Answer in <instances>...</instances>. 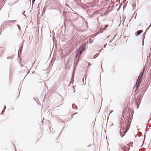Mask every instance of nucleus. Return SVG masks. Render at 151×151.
Wrapping results in <instances>:
<instances>
[{"label":"nucleus","mask_w":151,"mask_h":151,"mask_svg":"<svg viewBox=\"0 0 151 151\" xmlns=\"http://www.w3.org/2000/svg\"><path fill=\"white\" fill-rule=\"evenodd\" d=\"M121 122L120 127V134L121 137H123L126 132L128 131L129 127L128 123L125 122L123 119Z\"/></svg>","instance_id":"1"},{"label":"nucleus","mask_w":151,"mask_h":151,"mask_svg":"<svg viewBox=\"0 0 151 151\" xmlns=\"http://www.w3.org/2000/svg\"><path fill=\"white\" fill-rule=\"evenodd\" d=\"M143 74V71L141 72L139 74L138 79L137 80L136 85L135 86L136 90L138 88L139 85L142 81V78Z\"/></svg>","instance_id":"2"},{"label":"nucleus","mask_w":151,"mask_h":151,"mask_svg":"<svg viewBox=\"0 0 151 151\" xmlns=\"http://www.w3.org/2000/svg\"><path fill=\"white\" fill-rule=\"evenodd\" d=\"M85 45H82L78 50L77 53L76 54V56L79 55H80L82 53V52L85 49Z\"/></svg>","instance_id":"3"},{"label":"nucleus","mask_w":151,"mask_h":151,"mask_svg":"<svg viewBox=\"0 0 151 151\" xmlns=\"http://www.w3.org/2000/svg\"><path fill=\"white\" fill-rule=\"evenodd\" d=\"M142 32L143 30H139L136 32V36L139 35Z\"/></svg>","instance_id":"4"},{"label":"nucleus","mask_w":151,"mask_h":151,"mask_svg":"<svg viewBox=\"0 0 151 151\" xmlns=\"http://www.w3.org/2000/svg\"><path fill=\"white\" fill-rule=\"evenodd\" d=\"M120 147L119 148V150H123L124 151L125 150V148L126 147V146L123 147V146H122L121 145L120 146Z\"/></svg>","instance_id":"5"},{"label":"nucleus","mask_w":151,"mask_h":151,"mask_svg":"<svg viewBox=\"0 0 151 151\" xmlns=\"http://www.w3.org/2000/svg\"><path fill=\"white\" fill-rule=\"evenodd\" d=\"M22 47H23V46H22L19 48V50H18L19 54L21 52V51H22Z\"/></svg>","instance_id":"6"},{"label":"nucleus","mask_w":151,"mask_h":151,"mask_svg":"<svg viewBox=\"0 0 151 151\" xmlns=\"http://www.w3.org/2000/svg\"><path fill=\"white\" fill-rule=\"evenodd\" d=\"M74 14H76L75 16L76 17V19H73L74 20V21H75L76 20H77V19L78 18V15L76 13H74Z\"/></svg>","instance_id":"7"},{"label":"nucleus","mask_w":151,"mask_h":151,"mask_svg":"<svg viewBox=\"0 0 151 151\" xmlns=\"http://www.w3.org/2000/svg\"><path fill=\"white\" fill-rule=\"evenodd\" d=\"M84 78V77H83V85H85L86 83H84V81H83Z\"/></svg>","instance_id":"8"},{"label":"nucleus","mask_w":151,"mask_h":151,"mask_svg":"<svg viewBox=\"0 0 151 151\" xmlns=\"http://www.w3.org/2000/svg\"><path fill=\"white\" fill-rule=\"evenodd\" d=\"M108 25H106L104 27V29H105L106 28L108 27Z\"/></svg>","instance_id":"9"},{"label":"nucleus","mask_w":151,"mask_h":151,"mask_svg":"<svg viewBox=\"0 0 151 151\" xmlns=\"http://www.w3.org/2000/svg\"><path fill=\"white\" fill-rule=\"evenodd\" d=\"M17 27H18L19 29H21L20 26L18 24H17Z\"/></svg>","instance_id":"10"},{"label":"nucleus","mask_w":151,"mask_h":151,"mask_svg":"<svg viewBox=\"0 0 151 151\" xmlns=\"http://www.w3.org/2000/svg\"><path fill=\"white\" fill-rule=\"evenodd\" d=\"M4 111H5V110H4V109H3V110L2 112H1V114H3V113H4Z\"/></svg>","instance_id":"11"},{"label":"nucleus","mask_w":151,"mask_h":151,"mask_svg":"<svg viewBox=\"0 0 151 151\" xmlns=\"http://www.w3.org/2000/svg\"><path fill=\"white\" fill-rule=\"evenodd\" d=\"M151 26V24H150V25L149 26V27H148V28L146 29V31H147L149 28Z\"/></svg>","instance_id":"12"},{"label":"nucleus","mask_w":151,"mask_h":151,"mask_svg":"<svg viewBox=\"0 0 151 151\" xmlns=\"http://www.w3.org/2000/svg\"><path fill=\"white\" fill-rule=\"evenodd\" d=\"M107 44H105L104 45V47H105L106 46Z\"/></svg>","instance_id":"13"},{"label":"nucleus","mask_w":151,"mask_h":151,"mask_svg":"<svg viewBox=\"0 0 151 151\" xmlns=\"http://www.w3.org/2000/svg\"><path fill=\"white\" fill-rule=\"evenodd\" d=\"M97 56H96V55H95L94 56H93V57H94V58H95Z\"/></svg>","instance_id":"14"},{"label":"nucleus","mask_w":151,"mask_h":151,"mask_svg":"<svg viewBox=\"0 0 151 151\" xmlns=\"http://www.w3.org/2000/svg\"><path fill=\"white\" fill-rule=\"evenodd\" d=\"M6 106H4V110H5V109H6Z\"/></svg>","instance_id":"15"},{"label":"nucleus","mask_w":151,"mask_h":151,"mask_svg":"<svg viewBox=\"0 0 151 151\" xmlns=\"http://www.w3.org/2000/svg\"><path fill=\"white\" fill-rule=\"evenodd\" d=\"M25 12V11L24 12V13H22V14L25 16H26V15L24 14V13Z\"/></svg>","instance_id":"16"},{"label":"nucleus","mask_w":151,"mask_h":151,"mask_svg":"<svg viewBox=\"0 0 151 151\" xmlns=\"http://www.w3.org/2000/svg\"><path fill=\"white\" fill-rule=\"evenodd\" d=\"M91 65V64L90 63H88V65H90H90Z\"/></svg>","instance_id":"17"},{"label":"nucleus","mask_w":151,"mask_h":151,"mask_svg":"<svg viewBox=\"0 0 151 151\" xmlns=\"http://www.w3.org/2000/svg\"><path fill=\"white\" fill-rule=\"evenodd\" d=\"M99 54V53H97L96 55H97V56H98Z\"/></svg>","instance_id":"18"},{"label":"nucleus","mask_w":151,"mask_h":151,"mask_svg":"<svg viewBox=\"0 0 151 151\" xmlns=\"http://www.w3.org/2000/svg\"><path fill=\"white\" fill-rule=\"evenodd\" d=\"M140 135H139V137L141 136V135L142 134V133L141 132H140Z\"/></svg>","instance_id":"19"},{"label":"nucleus","mask_w":151,"mask_h":151,"mask_svg":"<svg viewBox=\"0 0 151 151\" xmlns=\"http://www.w3.org/2000/svg\"><path fill=\"white\" fill-rule=\"evenodd\" d=\"M142 45H144V41L143 40V42H142Z\"/></svg>","instance_id":"20"},{"label":"nucleus","mask_w":151,"mask_h":151,"mask_svg":"<svg viewBox=\"0 0 151 151\" xmlns=\"http://www.w3.org/2000/svg\"><path fill=\"white\" fill-rule=\"evenodd\" d=\"M3 49V48H2V47H1L0 49V50L1 49V51Z\"/></svg>","instance_id":"21"},{"label":"nucleus","mask_w":151,"mask_h":151,"mask_svg":"<svg viewBox=\"0 0 151 151\" xmlns=\"http://www.w3.org/2000/svg\"><path fill=\"white\" fill-rule=\"evenodd\" d=\"M102 50V49H101V50H99V52L100 53V52Z\"/></svg>","instance_id":"22"},{"label":"nucleus","mask_w":151,"mask_h":151,"mask_svg":"<svg viewBox=\"0 0 151 151\" xmlns=\"http://www.w3.org/2000/svg\"><path fill=\"white\" fill-rule=\"evenodd\" d=\"M2 54V53H0V56Z\"/></svg>","instance_id":"23"},{"label":"nucleus","mask_w":151,"mask_h":151,"mask_svg":"<svg viewBox=\"0 0 151 151\" xmlns=\"http://www.w3.org/2000/svg\"><path fill=\"white\" fill-rule=\"evenodd\" d=\"M137 136V135H136L135 136V137H136Z\"/></svg>","instance_id":"24"},{"label":"nucleus","mask_w":151,"mask_h":151,"mask_svg":"<svg viewBox=\"0 0 151 151\" xmlns=\"http://www.w3.org/2000/svg\"><path fill=\"white\" fill-rule=\"evenodd\" d=\"M9 57H7V59H9Z\"/></svg>","instance_id":"25"},{"label":"nucleus","mask_w":151,"mask_h":151,"mask_svg":"<svg viewBox=\"0 0 151 151\" xmlns=\"http://www.w3.org/2000/svg\"><path fill=\"white\" fill-rule=\"evenodd\" d=\"M101 67L102 68V65H101Z\"/></svg>","instance_id":"26"},{"label":"nucleus","mask_w":151,"mask_h":151,"mask_svg":"<svg viewBox=\"0 0 151 151\" xmlns=\"http://www.w3.org/2000/svg\"><path fill=\"white\" fill-rule=\"evenodd\" d=\"M111 42V41H110L109 42L110 43V42Z\"/></svg>","instance_id":"27"},{"label":"nucleus","mask_w":151,"mask_h":151,"mask_svg":"<svg viewBox=\"0 0 151 151\" xmlns=\"http://www.w3.org/2000/svg\"><path fill=\"white\" fill-rule=\"evenodd\" d=\"M78 60L77 61V63H78Z\"/></svg>","instance_id":"28"},{"label":"nucleus","mask_w":151,"mask_h":151,"mask_svg":"<svg viewBox=\"0 0 151 151\" xmlns=\"http://www.w3.org/2000/svg\"><path fill=\"white\" fill-rule=\"evenodd\" d=\"M138 107H139V106H137V108H138Z\"/></svg>","instance_id":"29"},{"label":"nucleus","mask_w":151,"mask_h":151,"mask_svg":"<svg viewBox=\"0 0 151 151\" xmlns=\"http://www.w3.org/2000/svg\"><path fill=\"white\" fill-rule=\"evenodd\" d=\"M85 80H86V78H85Z\"/></svg>","instance_id":"30"},{"label":"nucleus","mask_w":151,"mask_h":151,"mask_svg":"<svg viewBox=\"0 0 151 151\" xmlns=\"http://www.w3.org/2000/svg\"><path fill=\"white\" fill-rule=\"evenodd\" d=\"M124 120H125V121H126V120L125 119H124Z\"/></svg>","instance_id":"31"},{"label":"nucleus","mask_w":151,"mask_h":151,"mask_svg":"<svg viewBox=\"0 0 151 151\" xmlns=\"http://www.w3.org/2000/svg\"><path fill=\"white\" fill-rule=\"evenodd\" d=\"M132 142H130V143H132Z\"/></svg>","instance_id":"32"},{"label":"nucleus","mask_w":151,"mask_h":151,"mask_svg":"<svg viewBox=\"0 0 151 151\" xmlns=\"http://www.w3.org/2000/svg\"><path fill=\"white\" fill-rule=\"evenodd\" d=\"M150 50H151V48H150Z\"/></svg>","instance_id":"33"}]
</instances>
